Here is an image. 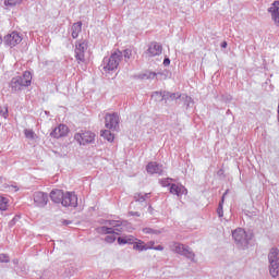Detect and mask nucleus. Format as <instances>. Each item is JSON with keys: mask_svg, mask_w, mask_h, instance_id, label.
Masks as SVG:
<instances>
[{"mask_svg": "<svg viewBox=\"0 0 279 279\" xmlns=\"http://www.w3.org/2000/svg\"><path fill=\"white\" fill-rule=\"evenodd\" d=\"M28 86H32V72L29 71H25L22 76H14L9 83V88L13 94L21 93Z\"/></svg>", "mask_w": 279, "mask_h": 279, "instance_id": "f257e3e1", "label": "nucleus"}, {"mask_svg": "<svg viewBox=\"0 0 279 279\" xmlns=\"http://www.w3.org/2000/svg\"><path fill=\"white\" fill-rule=\"evenodd\" d=\"M121 60H123V52H121V50H116L110 54V57H105L102 59V71H105V73L117 71V69H119Z\"/></svg>", "mask_w": 279, "mask_h": 279, "instance_id": "f03ea898", "label": "nucleus"}, {"mask_svg": "<svg viewBox=\"0 0 279 279\" xmlns=\"http://www.w3.org/2000/svg\"><path fill=\"white\" fill-rule=\"evenodd\" d=\"M232 239L239 250H246L252 241V235L247 234V231L243 228H238L232 231Z\"/></svg>", "mask_w": 279, "mask_h": 279, "instance_id": "7ed1b4c3", "label": "nucleus"}, {"mask_svg": "<svg viewBox=\"0 0 279 279\" xmlns=\"http://www.w3.org/2000/svg\"><path fill=\"white\" fill-rule=\"evenodd\" d=\"M269 271L272 278L279 276V250L278 247L270 248L268 253Z\"/></svg>", "mask_w": 279, "mask_h": 279, "instance_id": "20e7f679", "label": "nucleus"}, {"mask_svg": "<svg viewBox=\"0 0 279 279\" xmlns=\"http://www.w3.org/2000/svg\"><path fill=\"white\" fill-rule=\"evenodd\" d=\"M170 250L175 254H180V256H185V258H189L190 260H195V253L191 251V247L180 242H172L170 244Z\"/></svg>", "mask_w": 279, "mask_h": 279, "instance_id": "39448f33", "label": "nucleus"}, {"mask_svg": "<svg viewBox=\"0 0 279 279\" xmlns=\"http://www.w3.org/2000/svg\"><path fill=\"white\" fill-rule=\"evenodd\" d=\"M95 136L93 131H81L75 133L74 140L78 145H90L95 143Z\"/></svg>", "mask_w": 279, "mask_h": 279, "instance_id": "423d86ee", "label": "nucleus"}, {"mask_svg": "<svg viewBox=\"0 0 279 279\" xmlns=\"http://www.w3.org/2000/svg\"><path fill=\"white\" fill-rule=\"evenodd\" d=\"M119 114L117 112L106 113L105 116V128L111 130L112 132H119Z\"/></svg>", "mask_w": 279, "mask_h": 279, "instance_id": "0eeeda50", "label": "nucleus"}, {"mask_svg": "<svg viewBox=\"0 0 279 279\" xmlns=\"http://www.w3.org/2000/svg\"><path fill=\"white\" fill-rule=\"evenodd\" d=\"M61 206H64V208H77V194L75 192H63Z\"/></svg>", "mask_w": 279, "mask_h": 279, "instance_id": "6e6552de", "label": "nucleus"}, {"mask_svg": "<svg viewBox=\"0 0 279 279\" xmlns=\"http://www.w3.org/2000/svg\"><path fill=\"white\" fill-rule=\"evenodd\" d=\"M88 49V41L86 40H77L75 44V59L78 62H86L85 54Z\"/></svg>", "mask_w": 279, "mask_h": 279, "instance_id": "1a4fd4ad", "label": "nucleus"}, {"mask_svg": "<svg viewBox=\"0 0 279 279\" xmlns=\"http://www.w3.org/2000/svg\"><path fill=\"white\" fill-rule=\"evenodd\" d=\"M33 199L37 208H45V206H47V204L49 203V194L45 192H35L33 194Z\"/></svg>", "mask_w": 279, "mask_h": 279, "instance_id": "9d476101", "label": "nucleus"}, {"mask_svg": "<svg viewBox=\"0 0 279 279\" xmlns=\"http://www.w3.org/2000/svg\"><path fill=\"white\" fill-rule=\"evenodd\" d=\"M146 56L148 58H156V56H161L162 54V44L158 41H151L148 45L147 50L145 51Z\"/></svg>", "mask_w": 279, "mask_h": 279, "instance_id": "9b49d317", "label": "nucleus"}, {"mask_svg": "<svg viewBox=\"0 0 279 279\" xmlns=\"http://www.w3.org/2000/svg\"><path fill=\"white\" fill-rule=\"evenodd\" d=\"M22 41L23 37H21L17 32H12L4 36V45H7V47H16V45H20Z\"/></svg>", "mask_w": 279, "mask_h": 279, "instance_id": "f8f14e48", "label": "nucleus"}, {"mask_svg": "<svg viewBox=\"0 0 279 279\" xmlns=\"http://www.w3.org/2000/svg\"><path fill=\"white\" fill-rule=\"evenodd\" d=\"M153 97H158L159 101H174V99H180V95L175 93H169V92H155L153 93Z\"/></svg>", "mask_w": 279, "mask_h": 279, "instance_id": "ddd939ff", "label": "nucleus"}, {"mask_svg": "<svg viewBox=\"0 0 279 279\" xmlns=\"http://www.w3.org/2000/svg\"><path fill=\"white\" fill-rule=\"evenodd\" d=\"M66 134H69V126H66V124H59L51 131L50 136L52 138H62L66 136Z\"/></svg>", "mask_w": 279, "mask_h": 279, "instance_id": "4468645a", "label": "nucleus"}, {"mask_svg": "<svg viewBox=\"0 0 279 279\" xmlns=\"http://www.w3.org/2000/svg\"><path fill=\"white\" fill-rule=\"evenodd\" d=\"M169 192L172 195H177V197H182V195H187L189 194V190H186V187L182 184H175L172 183L169 187Z\"/></svg>", "mask_w": 279, "mask_h": 279, "instance_id": "2eb2a0df", "label": "nucleus"}, {"mask_svg": "<svg viewBox=\"0 0 279 279\" xmlns=\"http://www.w3.org/2000/svg\"><path fill=\"white\" fill-rule=\"evenodd\" d=\"M147 173H150V175H154V173H157L158 175H162V165L150 161L146 166Z\"/></svg>", "mask_w": 279, "mask_h": 279, "instance_id": "dca6fc26", "label": "nucleus"}, {"mask_svg": "<svg viewBox=\"0 0 279 279\" xmlns=\"http://www.w3.org/2000/svg\"><path fill=\"white\" fill-rule=\"evenodd\" d=\"M64 197V191L54 189L50 192V199L54 204H62V199Z\"/></svg>", "mask_w": 279, "mask_h": 279, "instance_id": "f3484780", "label": "nucleus"}, {"mask_svg": "<svg viewBox=\"0 0 279 279\" xmlns=\"http://www.w3.org/2000/svg\"><path fill=\"white\" fill-rule=\"evenodd\" d=\"M118 245H134V241H138L134 235H122L117 239Z\"/></svg>", "mask_w": 279, "mask_h": 279, "instance_id": "a211bd4d", "label": "nucleus"}, {"mask_svg": "<svg viewBox=\"0 0 279 279\" xmlns=\"http://www.w3.org/2000/svg\"><path fill=\"white\" fill-rule=\"evenodd\" d=\"M267 12L270 14L276 27H279V10L275 8H268Z\"/></svg>", "mask_w": 279, "mask_h": 279, "instance_id": "6ab92c4d", "label": "nucleus"}, {"mask_svg": "<svg viewBox=\"0 0 279 279\" xmlns=\"http://www.w3.org/2000/svg\"><path fill=\"white\" fill-rule=\"evenodd\" d=\"M71 32L72 38H77V36H80V34L82 33V22L74 23L71 27Z\"/></svg>", "mask_w": 279, "mask_h": 279, "instance_id": "aec40b11", "label": "nucleus"}, {"mask_svg": "<svg viewBox=\"0 0 279 279\" xmlns=\"http://www.w3.org/2000/svg\"><path fill=\"white\" fill-rule=\"evenodd\" d=\"M133 250H136L137 252H146V250H147V244H145V242L142 241V240H137V242L134 241V243H133Z\"/></svg>", "mask_w": 279, "mask_h": 279, "instance_id": "412c9836", "label": "nucleus"}, {"mask_svg": "<svg viewBox=\"0 0 279 279\" xmlns=\"http://www.w3.org/2000/svg\"><path fill=\"white\" fill-rule=\"evenodd\" d=\"M100 136H102V138L108 141V143H112L114 141V134H112V132H110V130L101 131Z\"/></svg>", "mask_w": 279, "mask_h": 279, "instance_id": "4be33fe9", "label": "nucleus"}, {"mask_svg": "<svg viewBox=\"0 0 279 279\" xmlns=\"http://www.w3.org/2000/svg\"><path fill=\"white\" fill-rule=\"evenodd\" d=\"M144 234H162L165 232V229H151L149 227H146L143 229Z\"/></svg>", "mask_w": 279, "mask_h": 279, "instance_id": "5701e85b", "label": "nucleus"}, {"mask_svg": "<svg viewBox=\"0 0 279 279\" xmlns=\"http://www.w3.org/2000/svg\"><path fill=\"white\" fill-rule=\"evenodd\" d=\"M101 234H119L114 231V229L112 227H106L102 226L99 228Z\"/></svg>", "mask_w": 279, "mask_h": 279, "instance_id": "b1692460", "label": "nucleus"}, {"mask_svg": "<svg viewBox=\"0 0 279 279\" xmlns=\"http://www.w3.org/2000/svg\"><path fill=\"white\" fill-rule=\"evenodd\" d=\"M20 3H23V0H4V5L14 8V5H20Z\"/></svg>", "mask_w": 279, "mask_h": 279, "instance_id": "393cba45", "label": "nucleus"}, {"mask_svg": "<svg viewBox=\"0 0 279 279\" xmlns=\"http://www.w3.org/2000/svg\"><path fill=\"white\" fill-rule=\"evenodd\" d=\"M122 53V58L125 59V62H128V60H130V58H132V49L126 48L123 51H121Z\"/></svg>", "mask_w": 279, "mask_h": 279, "instance_id": "a878e982", "label": "nucleus"}, {"mask_svg": "<svg viewBox=\"0 0 279 279\" xmlns=\"http://www.w3.org/2000/svg\"><path fill=\"white\" fill-rule=\"evenodd\" d=\"M171 182H173V179H171V178H166V179H161V180L159 181V184H161V186H163V187H167V186H170V187H171V184H173V183H171Z\"/></svg>", "mask_w": 279, "mask_h": 279, "instance_id": "bb28decb", "label": "nucleus"}, {"mask_svg": "<svg viewBox=\"0 0 279 279\" xmlns=\"http://www.w3.org/2000/svg\"><path fill=\"white\" fill-rule=\"evenodd\" d=\"M223 197H221L219 204H218V208H217V215L218 217H223Z\"/></svg>", "mask_w": 279, "mask_h": 279, "instance_id": "cd10ccee", "label": "nucleus"}, {"mask_svg": "<svg viewBox=\"0 0 279 279\" xmlns=\"http://www.w3.org/2000/svg\"><path fill=\"white\" fill-rule=\"evenodd\" d=\"M221 101H223V104H230V101H232V95L222 94L221 95Z\"/></svg>", "mask_w": 279, "mask_h": 279, "instance_id": "c85d7f7f", "label": "nucleus"}, {"mask_svg": "<svg viewBox=\"0 0 279 279\" xmlns=\"http://www.w3.org/2000/svg\"><path fill=\"white\" fill-rule=\"evenodd\" d=\"M8 206V198L0 196V210H5Z\"/></svg>", "mask_w": 279, "mask_h": 279, "instance_id": "c756f323", "label": "nucleus"}, {"mask_svg": "<svg viewBox=\"0 0 279 279\" xmlns=\"http://www.w3.org/2000/svg\"><path fill=\"white\" fill-rule=\"evenodd\" d=\"M105 223H108L111 226V228H119L121 223H119V220H106Z\"/></svg>", "mask_w": 279, "mask_h": 279, "instance_id": "7c9ffc66", "label": "nucleus"}, {"mask_svg": "<svg viewBox=\"0 0 279 279\" xmlns=\"http://www.w3.org/2000/svg\"><path fill=\"white\" fill-rule=\"evenodd\" d=\"M0 117H3V119H8L9 117V111H8V107H0Z\"/></svg>", "mask_w": 279, "mask_h": 279, "instance_id": "2f4dec72", "label": "nucleus"}, {"mask_svg": "<svg viewBox=\"0 0 279 279\" xmlns=\"http://www.w3.org/2000/svg\"><path fill=\"white\" fill-rule=\"evenodd\" d=\"M134 199H135V202L143 203V202H145V196L142 193H135L134 194Z\"/></svg>", "mask_w": 279, "mask_h": 279, "instance_id": "473e14b6", "label": "nucleus"}, {"mask_svg": "<svg viewBox=\"0 0 279 279\" xmlns=\"http://www.w3.org/2000/svg\"><path fill=\"white\" fill-rule=\"evenodd\" d=\"M21 219V215H15L14 218L9 222V226L12 228L16 226V222Z\"/></svg>", "mask_w": 279, "mask_h": 279, "instance_id": "72a5a7b5", "label": "nucleus"}, {"mask_svg": "<svg viewBox=\"0 0 279 279\" xmlns=\"http://www.w3.org/2000/svg\"><path fill=\"white\" fill-rule=\"evenodd\" d=\"M0 263H10V256L8 254H0Z\"/></svg>", "mask_w": 279, "mask_h": 279, "instance_id": "f704fd0d", "label": "nucleus"}, {"mask_svg": "<svg viewBox=\"0 0 279 279\" xmlns=\"http://www.w3.org/2000/svg\"><path fill=\"white\" fill-rule=\"evenodd\" d=\"M106 243H114V241H117V236L116 235H107L105 238Z\"/></svg>", "mask_w": 279, "mask_h": 279, "instance_id": "c9c22d12", "label": "nucleus"}, {"mask_svg": "<svg viewBox=\"0 0 279 279\" xmlns=\"http://www.w3.org/2000/svg\"><path fill=\"white\" fill-rule=\"evenodd\" d=\"M156 75H158L156 72H149L148 74H144V77L146 80H154V77H156Z\"/></svg>", "mask_w": 279, "mask_h": 279, "instance_id": "e433bc0d", "label": "nucleus"}, {"mask_svg": "<svg viewBox=\"0 0 279 279\" xmlns=\"http://www.w3.org/2000/svg\"><path fill=\"white\" fill-rule=\"evenodd\" d=\"M24 134H25L26 138H34V131H32V130L26 129L24 131Z\"/></svg>", "mask_w": 279, "mask_h": 279, "instance_id": "4c0bfd02", "label": "nucleus"}, {"mask_svg": "<svg viewBox=\"0 0 279 279\" xmlns=\"http://www.w3.org/2000/svg\"><path fill=\"white\" fill-rule=\"evenodd\" d=\"M191 104H193V98L186 96V98H185L186 108H189L191 106Z\"/></svg>", "mask_w": 279, "mask_h": 279, "instance_id": "58836bf2", "label": "nucleus"}, {"mask_svg": "<svg viewBox=\"0 0 279 279\" xmlns=\"http://www.w3.org/2000/svg\"><path fill=\"white\" fill-rule=\"evenodd\" d=\"M169 64H171V59H169V57H165L163 66H169Z\"/></svg>", "mask_w": 279, "mask_h": 279, "instance_id": "ea45409f", "label": "nucleus"}, {"mask_svg": "<svg viewBox=\"0 0 279 279\" xmlns=\"http://www.w3.org/2000/svg\"><path fill=\"white\" fill-rule=\"evenodd\" d=\"M146 245H147V250H153L155 247L154 245H156V242L149 241Z\"/></svg>", "mask_w": 279, "mask_h": 279, "instance_id": "a19ab883", "label": "nucleus"}, {"mask_svg": "<svg viewBox=\"0 0 279 279\" xmlns=\"http://www.w3.org/2000/svg\"><path fill=\"white\" fill-rule=\"evenodd\" d=\"M270 8H275V9H277V10H279V0H275V1L271 3Z\"/></svg>", "mask_w": 279, "mask_h": 279, "instance_id": "79ce46f5", "label": "nucleus"}, {"mask_svg": "<svg viewBox=\"0 0 279 279\" xmlns=\"http://www.w3.org/2000/svg\"><path fill=\"white\" fill-rule=\"evenodd\" d=\"M130 217H141V213L138 211H129Z\"/></svg>", "mask_w": 279, "mask_h": 279, "instance_id": "37998d69", "label": "nucleus"}, {"mask_svg": "<svg viewBox=\"0 0 279 279\" xmlns=\"http://www.w3.org/2000/svg\"><path fill=\"white\" fill-rule=\"evenodd\" d=\"M153 250H156L157 252H162L165 250V246L162 245L153 246Z\"/></svg>", "mask_w": 279, "mask_h": 279, "instance_id": "c03bdc74", "label": "nucleus"}, {"mask_svg": "<svg viewBox=\"0 0 279 279\" xmlns=\"http://www.w3.org/2000/svg\"><path fill=\"white\" fill-rule=\"evenodd\" d=\"M220 47H221V49H227L228 48V41H222L220 44Z\"/></svg>", "mask_w": 279, "mask_h": 279, "instance_id": "a18cd8bd", "label": "nucleus"}, {"mask_svg": "<svg viewBox=\"0 0 279 279\" xmlns=\"http://www.w3.org/2000/svg\"><path fill=\"white\" fill-rule=\"evenodd\" d=\"M144 195V201L149 199L151 197V193H145Z\"/></svg>", "mask_w": 279, "mask_h": 279, "instance_id": "49530a36", "label": "nucleus"}, {"mask_svg": "<svg viewBox=\"0 0 279 279\" xmlns=\"http://www.w3.org/2000/svg\"><path fill=\"white\" fill-rule=\"evenodd\" d=\"M63 226H70V223H73L71 220H63L62 221Z\"/></svg>", "mask_w": 279, "mask_h": 279, "instance_id": "de8ad7c7", "label": "nucleus"}, {"mask_svg": "<svg viewBox=\"0 0 279 279\" xmlns=\"http://www.w3.org/2000/svg\"><path fill=\"white\" fill-rule=\"evenodd\" d=\"M228 193H230V190H226V192L223 193V195H222L223 202H226V195H228Z\"/></svg>", "mask_w": 279, "mask_h": 279, "instance_id": "09e8293b", "label": "nucleus"}, {"mask_svg": "<svg viewBox=\"0 0 279 279\" xmlns=\"http://www.w3.org/2000/svg\"><path fill=\"white\" fill-rule=\"evenodd\" d=\"M148 211L154 213V207H151V205H149Z\"/></svg>", "mask_w": 279, "mask_h": 279, "instance_id": "8fccbe9b", "label": "nucleus"}, {"mask_svg": "<svg viewBox=\"0 0 279 279\" xmlns=\"http://www.w3.org/2000/svg\"><path fill=\"white\" fill-rule=\"evenodd\" d=\"M227 114H232V111L230 109H228Z\"/></svg>", "mask_w": 279, "mask_h": 279, "instance_id": "3c124183", "label": "nucleus"}, {"mask_svg": "<svg viewBox=\"0 0 279 279\" xmlns=\"http://www.w3.org/2000/svg\"><path fill=\"white\" fill-rule=\"evenodd\" d=\"M1 43H3V38L0 37V45H1Z\"/></svg>", "mask_w": 279, "mask_h": 279, "instance_id": "603ef678", "label": "nucleus"}, {"mask_svg": "<svg viewBox=\"0 0 279 279\" xmlns=\"http://www.w3.org/2000/svg\"><path fill=\"white\" fill-rule=\"evenodd\" d=\"M116 231L121 232V230H119V229H116Z\"/></svg>", "mask_w": 279, "mask_h": 279, "instance_id": "864d4df0", "label": "nucleus"}]
</instances>
